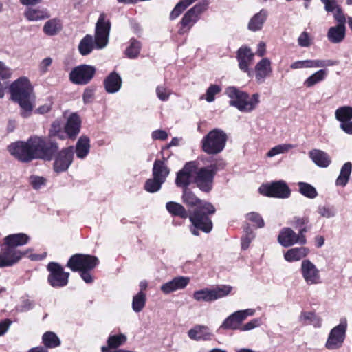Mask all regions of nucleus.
<instances>
[{"label": "nucleus", "mask_w": 352, "mask_h": 352, "mask_svg": "<svg viewBox=\"0 0 352 352\" xmlns=\"http://www.w3.org/2000/svg\"><path fill=\"white\" fill-rule=\"evenodd\" d=\"M10 154L19 162L30 163L35 160H54L53 170L61 173L68 170L74 161L72 146L60 150L55 139L43 135H32L26 141H17L8 146Z\"/></svg>", "instance_id": "f257e3e1"}, {"label": "nucleus", "mask_w": 352, "mask_h": 352, "mask_svg": "<svg viewBox=\"0 0 352 352\" xmlns=\"http://www.w3.org/2000/svg\"><path fill=\"white\" fill-rule=\"evenodd\" d=\"M182 201L187 206L194 208L189 217L191 223L190 230L192 234L198 236L200 231L210 233L213 228L211 216L216 212L213 204L199 199L189 188L182 190Z\"/></svg>", "instance_id": "f03ea898"}, {"label": "nucleus", "mask_w": 352, "mask_h": 352, "mask_svg": "<svg viewBox=\"0 0 352 352\" xmlns=\"http://www.w3.org/2000/svg\"><path fill=\"white\" fill-rule=\"evenodd\" d=\"M30 236L25 233L11 234L0 241V268L17 264L28 252L18 248L29 243Z\"/></svg>", "instance_id": "7ed1b4c3"}, {"label": "nucleus", "mask_w": 352, "mask_h": 352, "mask_svg": "<svg viewBox=\"0 0 352 352\" xmlns=\"http://www.w3.org/2000/svg\"><path fill=\"white\" fill-rule=\"evenodd\" d=\"M11 100L17 103L21 109V116L28 117L32 111L36 96L30 80L21 77L14 80L10 86Z\"/></svg>", "instance_id": "20e7f679"}, {"label": "nucleus", "mask_w": 352, "mask_h": 352, "mask_svg": "<svg viewBox=\"0 0 352 352\" xmlns=\"http://www.w3.org/2000/svg\"><path fill=\"white\" fill-rule=\"evenodd\" d=\"M100 263L98 258L94 255L74 254L68 259L66 267L72 272H78L81 278L86 283H92L94 277L91 271Z\"/></svg>", "instance_id": "39448f33"}, {"label": "nucleus", "mask_w": 352, "mask_h": 352, "mask_svg": "<svg viewBox=\"0 0 352 352\" xmlns=\"http://www.w3.org/2000/svg\"><path fill=\"white\" fill-rule=\"evenodd\" d=\"M226 94L230 98V105L236 107L242 112H251L260 102L259 94L255 93L251 96L245 91L236 87H228Z\"/></svg>", "instance_id": "423d86ee"}, {"label": "nucleus", "mask_w": 352, "mask_h": 352, "mask_svg": "<svg viewBox=\"0 0 352 352\" xmlns=\"http://www.w3.org/2000/svg\"><path fill=\"white\" fill-rule=\"evenodd\" d=\"M223 162H216L210 165L198 168L193 177V182L203 192H210L214 186V179L219 170L225 168Z\"/></svg>", "instance_id": "0eeeda50"}, {"label": "nucleus", "mask_w": 352, "mask_h": 352, "mask_svg": "<svg viewBox=\"0 0 352 352\" xmlns=\"http://www.w3.org/2000/svg\"><path fill=\"white\" fill-rule=\"evenodd\" d=\"M228 140L226 133L221 129H214L201 141V150L208 155H217L225 148Z\"/></svg>", "instance_id": "6e6552de"}, {"label": "nucleus", "mask_w": 352, "mask_h": 352, "mask_svg": "<svg viewBox=\"0 0 352 352\" xmlns=\"http://www.w3.org/2000/svg\"><path fill=\"white\" fill-rule=\"evenodd\" d=\"M47 283L54 288H62L67 285L70 274L58 262L51 261L46 266Z\"/></svg>", "instance_id": "1a4fd4ad"}, {"label": "nucleus", "mask_w": 352, "mask_h": 352, "mask_svg": "<svg viewBox=\"0 0 352 352\" xmlns=\"http://www.w3.org/2000/svg\"><path fill=\"white\" fill-rule=\"evenodd\" d=\"M111 23L104 12L100 14L95 28V44L96 49L104 48L108 43Z\"/></svg>", "instance_id": "9d476101"}, {"label": "nucleus", "mask_w": 352, "mask_h": 352, "mask_svg": "<svg viewBox=\"0 0 352 352\" xmlns=\"http://www.w3.org/2000/svg\"><path fill=\"white\" fill-rule=\"evenodd\" d=\"M261 195L279 199L288 198L291 190L287 183L283 180L263 184L258 188Z\"/></svg>", "instance_id": "9b49d317"}, {"label": "nucleus", "mask_w": 352, "mask_h": 352, "mask_svg": "<svg viewBox=\"0 0 352 352\" xmlns=\"http://www.w3.org/2000/svg\"><path fill=\"white\" fill-rule=\"evenodd\" d=\"M232 289L230 285H221L212 289L204 288L195 291L192 296L198 302H212L228 296Z\"/></svg>", "instance_id": "f8f14e48"}, {"label": "nucleus", "mask_w": 352, "mask_h": 352, "mask_svg": "<svg viewBox=\"0 0 352 352\" xmlns=\"http://www.w3.org/2000/svg\"><path fill=\"white\" fill-rule=\"evenodd\" d=\"M96 72L94 66L82 64L72 69L69 74V80L75 85H85L91 81Z\"/></svg>", "instance_id": "ddd939ff"}, {"label": "nucleus", "mask_w": 352, "mask_h": 352, "mask_svg": "<svg viewBox=\"0 0 352 352\" xmlns=\"http://www.w3.org/2000/svg\"><path fill=\"white\" fill-rule=\"evenodd\" d=\"M255 310L247 309L236 311L227 317L220 326V329L224 330H239L241 331L242 322L248 317L254 314Z\"/></svg>", "instance_id": "4468645a"}, {"label": "nucleus", "mask_w": 352, "mask_h": 352, "mask_svg": "<svg viewBox=\"0 0 352 352\" xmlns=\"http://www.w3.org/2000/svg\"><path fill=\"white\" fill-rule=\"evenodd\" d=\"M347 322L344 319L340 323L333 327L328 336L325 343V347L329 350H334L340 348L346 337Z\"/></svg>", "instance_id": "2eb2a0df"}, {"label": "nucleus", "mask_w": 352, "mask_h": 352, "mask_svg": "<svg viewBox=\"0 0 352 352\" xmlns=\"http://www.w3.org/2000/svg\"><path fill=\"white\" fill-rule=\"evenodd\" d=\"M277 241L284 248H289L296 243L304 245L307 242V237L302 236V232L296 233L289 227H285L280 230Z\"/></svg>", "instance_id": "dca6fc26"}, {"label": "nucleus", "mask_w": 352, "mask_h": 352, "mask_svg": "<svg viewBox=\"0 0 352 352\" xmlns=\"http://www.w3.org/2000/svg\"><path fill=\"white\" fill-rule=\"evenodd\" d=\"M197 168V162L195 161L186 163L182 169L177 173L175 184L177 187L182 188V190L188 188L191 182L192 173Z\"/></svg>", "instance_id": "f3484780"}, {"label": "nucleus", "mask_w": 352, "mask_h": 352, "mask_svg": "<svg viewBox=\"0 0 352 352\" xmlns=\"http://www.w3.org/2000/svg\"><path fill=\"white\" fill-rule=\"evenodd\" d=\"M254 54L247 46H242L237 50L236 58L239 62V67L241 71L252 76V72L249 69V65L252 61Z\"/></svg>", "instance_id": "a211bd4d"}, {"label": "nucleus", "mask_w": 352, "mask_h": 352, "mask_svg": "<svg viewBox=\"0 0 352 352\" xmlns=\"http://www.w3.org/2000/svg\"><path fill=\"white\" fill-rule=\"evenodd\" d=\"M301 272L308 284L312 285L320 283L319 270L309 260H304L302 262Z\"/></svg>", "instance_id": "6ab92c4d"}, {"label": "nucleus", "mask_w": 352, "mask_h": 352, "mask_svg": "<svg viewBox=\"0 0 352 352\" xmlns=\"http://www.w3.org/2000/svg\"><path fill=\"white\" fill-rule=\"evenodd\" d=\"M255 78L258 83H262L272 72V63L268 58H263L255 65Z\"/></svg>", "instance_id": "aec40b11"}, {"label": "nucleus", "mask_w": 352, "mask_h": 352, "mask_svg": "<svg viewBox=\"0 0 352 352\" xmlns=\"http://www.w3.org/2000/svg\"><path fill=\"white\" fill-rule=\"evenodd\" d=\"M81 120L76 113H72L64 126V131L68 138L74 140L80 133Z\"/></svg>", "instance_id": "412c9836"}, {"label": "nucleus", "mask_w": 352, "mask_h": 352, "mask_svg": "<svg viewBox=\"0 0 352 352\" xmlns=\"http://www.w3.org/2000/svg\"><path fill=\"white\" fill-rule=\"evenodd\" d=\"M199 17L197 16L190 9L184 14L178 25V34L184 35L188 33L193 25L198 21Z\"/></svg>", "instance_id": "4be33fe9"}, {"label": "nucleus", "mask_w": 352, "mask_h": 352, "mask_svg": "<svg viewBox=\"0 0 352 352\" xmlns=\"http://www.w3.org/2000/svg\"><path fill=\"white\" fill-rule=\"evenodd\" d=\"M103 84L107 93L114 94L120 89L122 78L118 73L113 71L104 78Z\"/></svg>", "instance_id": "5701e85b"}, {"label": "nucleus", "mask_w": 352, "mask_h": 352, "mask_svg": "<svg viewBox=\"0 0 352 352\" xmlns=\"http://www.w3.org/2000/svg\"><path fill=\"white\" fill-rule=\"evenodd\" d=\"M166 209L173 217L186 219L190 217V212L182 204L175 201L167 202L166 204Z\"/></svg>", "instance_id": "b1692460"}, {"label": "nucleus", "mask_w": 352, "mask_h": 352, "mask_svg": "<svg viewBox=\"0 0 352 352\" xmlns=\"http://www.w3.org/2000/svg\"><path fill=\"white\" fill-rule=\"evenodd\" d=\"M309 156L318 166L321 168H327L331 163L329 155L320 149H312L309 152Z\"/></svg>", "instance_id": "393cba45"}, {"label": "nucleus", "mask_w": 352, "mask_h": 352, "mask_svg": "<svg viewBox=\"0 0 352 352\" xmlns=\"http://www.w3.org/2000/svg\"><path fill=\"white\" fill-rule=\"evenodd\" d=\"M309 249L307 247H296L289 249L284 254V258L287 262H294L301 260L309 254Z\"/></svg>", "instance_id": "a878e982"}, {"label": "nucleus", "mask_w": 352, "mask_h": 352, "mask_svg": "<svg viewBox=\"0 0 352 352\" xmlns=\"http://www.w3.org/2000/svg\"><path fill=\"white\" fill-rule=\"evenodd\" d=\"M170 173V169L165 164L164 160H155L152 169L153 177L166 182V177Z\"/></svg>", "instance_id": "bb28decb"}, {"label": "nucleus", "mask_w": 352, "mask_h": 352, "mask_svg": "<svg viewBox=\"0 0 352 352\" xmlns=\"http://www.w3.org/2000/svg\"><path fill=\"white\" fill-rule=\"evenodd\" d=\"M126 341V337L122 333L109 336L107 339V345L101 347L102 352H108L110 349H116L124 344Z\"/></svg>", "instance_id": "cd10ccee"}, {"label": "nucleus", "mask_w": 352, "mask_h": 352, "mask_svg": "<svg viewBox=\"0 0 352 352\" xmlns=\"http://www.w3.org/2000/svg\"><path fill=\"white\" fill-rule=\"evenodd\" d=\"M96 47L95 38L91 34H86L80 41L78 51L82 56L89 54Z\"/></svg>", "instance_id": "c85d7f7f"}, {"label": "nucleus", "mask_w": 352, "mask_h": 352, "mask_svg": "<svg viewBox=\"0 0 352 352\" xmlns=\"http://www.w3.org/2000/svg\"><path fill=\"white\" fill-rule=\"evenodd\" d=\"M299 319L304 325L312 324L315 328L322 326V318L314 311H302Z\"/></svg>", "instance_id": "c756f323"}, {"label": "nucleus", "mask_w": 352, "mask_h": 352, "mask_svg": "<svg viewBox=\"0 0 352 352\" xmlns=\"http://www.w3.org/2000/svg\"><path fill=\"white\" fill-rule=\"evenodd\" d=\"M267 12L262 9L259 12L254 14L248 23V28L252 31L260 30L266 21Z\"/></svg>", "instance_id": "7c9ffc66"}, {"label": "nucleus", "mask_w": 352, "mask_h": 352, "mask_svg": "<svg viewBox=\"0 0 352 352\" xmlns=\"http://www.w3.org/2000/svg\"><path fill=\"white\" fill-rule=\"evenodd\" d=\"M63 29L60 19L53 18L48 20L43 28V32L47 36H55Z\"/></svg>", "instance_id": "2f4dec72"}, {"label": "nucleus", "mask_w": 352, "mask_h": 352, "mask_svg": "<svg viewBox=\"0 0 352 352\" xmlns=\"http://www.w3.org/2000/svg\"><path fill=\"white\" fill-rule=\"evenodd\" d=\"M206 330H208L207 327L197 325L188 331V335L190 339L195 340H210L212 334L209 332H206Z\"/></svg>", "instance_id": "473e14b6"}, {"label": "nucleus", "mask_w": 352, "mask_h": 352, "mask_svg": "<svg viewBox=\"0 0 352 352\" xmlns=\"http://www.w3.org/2000/svg\"><path fill=\"white\" fill-rule=\"evenodd\" d=\"M90 141L86 136H81L76 145V156L79 159L85 158L89 153Z\"/></svg>", "instance_id": "72a5a7b5"}, {"label": "nucleus", "mask_w": 352, "mask_h": 352, "mask_svg": "<svg viewBox=\"0 0 352 352\" xmlns=\"http://www.w3.org/2000/svg\"><path fill=\"white\" fill-rule=\"evenodd\" d=\"M25 17L28 21H39L48 19L50 15L47 10H40L28 8L24 12Z\"/></svg>", "instance_id": "f704fd0d"}, {"label": "nucleus", "mask_w": 352, "mask_h": 352, "mask_svg": "<svg viewBox=\"0 0 352 352\" xmlns=\"http://www.w3.org/2000/svg\"><path fill=\"white\" fill-rule=\"evenodd\" d=\"M141 49V42L135 38H131L129 41V46L124 51V54L130 59H135L138 57Z\"/></svg>", "instance_id": "c9c22d12"}, {"label": "nucleus", "mask_w": 352, "mask_h": 352, "mask_svg": "<svg viewBox=\"0 0 352 352\" xmlns=\"http://www.w3.org/2000/svg\"><path fill=\"white\" fill-rule=\"evenodd\" d=\"M345 27L342 25L331 27L327 33L329 40L333 43L342 41L345 37Z\"/></svg>", "instance_id": "e433bc0d"}, {"label": "nucleus", "mask_w": 352, "mask_h": 352, "mask_svg": "<svg viewBox=\"0 0 352 352\" xmlns=\"http://www.w3.org/2000/svg\"><path fill=\"white\" fill-rule=\"evenodd\" d=\"M352 171V164L350 162H346L342 166L339 176L338 177L336 184L340 186H345L349 182L350 175Z\"/></svg>", "instance_id": "4c0bfd02"}, {"label": "nucleus", "mask_w": 352, "mask_h": 352, "mask_svg": "<svg viewBox=\"0 0 352 352\" xmlns=\"http://www.w3.org/2000/svg\"><path fill=\"white\" fill-rule=\"evenodd\" d=\"M328 75L327 69H320L309 76L305 81L304 85L307 87H312L316 84L323 81Z\"/></svg>", "instance_id": "58836bf2"}, {"label": "nucleus", "mask_w": 352, "mask_h": 352, "mask_svg": "<svg viewBox=\"0 0 352 352\" xmlns=\"http://www.w3.org/2000/svg\"><path fill=\"white\" fill-rule=\"evenodd\" d=\"M309 223V219L308 217H294L291 221V225L296 230H298V233L302 232L303 236H306L305 234L309 230L310 227L308 226Z\"/></svg>", "instance_id": "ea45409f"}, {"label": "nucleus", "mask_w": 352, "mask_h": 352, "mask_svg": "<svg viewBox=\"0 0 352 352\" xmlns=\"http://www.w3.org/2000/svg\"><path fill=\"white\" fill-rule=\"evenodd\" d=\"M42 343L45 349H54L61 344L59 338L52 331H47L42 336Z\"/></svg>", "instance_id": "a19ab883"}, {"label": "nucleus", "mask_w": 352, "mask_h": 352, "mask_svg": "<svg viewBox=\"0 0 352 352\" xmlns=\"http://www.w3.org/2000/svg\"><path fill=\"white\" fill-rule=\"evenodd\" d=\"M335 115L341 124L349 122L352 119V107L349 106L340 107L336 111Z\"/></svg>", "instance_id": "79ce46f5"}, {"label": "nucleus", "mask_w": 352, "mask_h": 352, "mask_svg": "<svg viewBox=\"0 0 352 352\" xmlns=\"http://www.w3.org/2000/svg\"><path fill=\"white\" fill-rule=\"evenodd\" d=\"M194 2L192 0H182L176 4L169 15L170 21L176 19L188 7Z\"/></svg>", "instance_id": "37998d69"}, {"label": "nucleus", "mask_w": 352, "mask_h": 352, "mask_svg": "<svg viewBox=\"0 0 352 352\" xmlns=\"http://www.w3.org/2000/svg\"><path fill=\"white\" fill-rule=\"evenodd\" d=\"M146 297L144 292L140 291L133 298L132 308L134 311H141L146 305Z\"/></svg>", "instance_id": "c03bdc74"}, {"label": "nucleus", "mask_w": 352, "mask_h": 352, "mask_svg": "<svg viewBox=\"0 0 352 352\" xmlns=\"http://www.w3.org/2000/svg\"><path fill=\"white\" fill-rule=\"evenodd\" d=\"M164 183L163 180L153 177L148 179L144 184V188L146 191L154 193L161 189L162 185Z\"/></svg>", "instance_id": "a18cd8bd"}, {"label": "nucleus", "mask_w": 352, "mask_h": 352, "mask_svg": "<svg viewBox=\"0 0 352 352\" xmlns=\"http://www.w3.org/2000/svg\"><path fill=\"white\" fill-rule=\"evenodd\" d=\"M299 192L305 197L314 199L317 197L316 189L311 184L306 182L298 183Z\"/></svg>", "instance_id": "49530a36"}, {"label": "nucleus", "mask_w": 352, "mask_h": 352, "mask_svg": "<svg viewBox=\"0 0 352 352\" xmlns=\"http://www.w3.org/2000/svg\"><path fill=\"white\" fill-rule=\"evenodd\" d=\"M246 219L254 223V226L258 228H262L265 226V222L261 215L256 212H251L246 214Z\"/></svg>", "instance_id": "de8ad7c7"}, {"label": "nucleus", "mask_w": 352, "mask_h": 352, "mask_svg": "<svg viewBox=\"0 0 352 352\" xmlns=\"http://www.w3.org/2000/svg\"><path fill=\"white\" fill-rule=\"evenodd\" d=\"M292 148L293 145L292 144H279L270 149L267 153V155L269 157H272L276 155L286 153Z\"/></svg>", "instance_id": "09e8293b"}, {"label": "nucleus", "mask_w": 352, "mask_h": 352, "mask_svg": "<svg viewBox=\"0 0 352 352\" xmlns=\"http://www.w3.org/2000/svg\"><path fill=\"white\" fill-rule=\"evenodd\" d=\"M221 91V87L217 85H210L206 93V100L208 102H212L215 99V95Z\"/></svg>", "instance_id": "8fccbe9b"}, {"label": "nucleus", "mask_w": 352, "mask_h": 352, "mask_svg": "<svg viewBox=\"0 0 352 352\" xmlns=\"http://www.w3.org/2000/svg\"><path fill=\"white\" fill-rule=\"evenodd\" d=\"M209 4L210 2L208 0H201L190 10L197 15V16L199 17L203 12L208 10Z\"/></svg>", "instance_id": "3c124183"}, {"label": "nucleus", "mask_w": 352, "mask_h": 352, "mask_svg": "<svg viewBox=\"0 0 352 352\" xmlns=\"http://www.w3.org/2000/svg\"><path fill=\"white\" fill-rule=\"evenodd\" d=\"M176 290L185 288L190 282V278L186 276H177L171 280Z\"/></svg>", "instance_id": "603ef678"}, {"label": "nucleus", "mask_w": 352, "mask_h": 352, "mask_svg": "<svg viewBox=\"0 0 352 352\" xmlns=\"http://www.w3.org/2000/svg\"><path fill=\"white\" fill-rule=\"evenodd\" d=\"M156 94L162 101H167L171 94V91L164 85H158L156 88Z\"/></svg>", "instance_id": "864d4df0"}, {"label": "nucleus", "mask_w": 352, "mask_h": 352, "mask_svg": "<svg viewBox=\"0 0 352 352\" xmlns=\"http://www.w3.org/2000/svg\"><path fill=\"white\" fill-rule=\"evenodd\" d=\"M96 88L94 87H88L85 88L82 94V100L85 104H89L93 102Z\"/></svg>", "instance_id": "5fc2aeb1"}, {"label": "nucleus", "mask_w": 352, "mask_h": 352, "mask_svg": "<svg viewBox=\"0 0 352 352\" xmlns=\"http://www.w3.org/2000/svg\"><path fill=\"white\" fill-rule=\"evenodd\" d=\"M30 182L34 189H39L46 183V179L43 177L32 175L30 177Z\"/></svg>", "instance_id": "6e6d98bb"}, {"label": "nucleus", "mask_w": 352, "mask_h": 352, "mask_svg": "<svg viewBox=\"0 0 352 352\" xmlns=\"http://www.w3.org/2000/svg\"><path fill=\"white\" fill-rule=\"evenodd\" d=\"M60 131L61 125L60 122L58 121H55L51 125V128L49 131V135L47 137H50L52 139H54V137H58L60 139H63V138L59 134Z\"/></svg>", "instance_id": "4d7b16f0"}, {"label": "nucleus", "mask_w": 352, "mask_h": 352, "mask_svg": "<svg viewBox=\"0 0 352 352\" xmlns=\"http://www.w3.org/2000/svg\"><path fill=\"white\" fill-rule=\"evenodd\" d=\"M245 232L248 234L245 238L242 239L241 241V248L243 250L248 248L252 239L254 238V234L249 226L246 228Z\"/></svg>", "instance_id": "13d9d810"}, {"label": "nucleus", "mask_w": 352, "mask_h": 352, "mask_svg": "<svg viewBox=\"0 0 352 352\" xmlns=\"http://www.w3.org/2000/svg\"><path fill=\"white\" fill-rule=\"evenodd\" d=\"M260 325L261 320L259 318H254L248 323L242 324L241 331H250L254 329L255 327H259Z\"/></svg>", "instance_id": "bf43d9fd"}, {"label": "nucleus", "mask_w": 352, "mask_h": 352, "mask_svg": "<svg viewBox=\"0 0 352 352\" xmlns=\"http://www.w3.org/2000/svg\"><path fill=\"white\" fill-rule=\"evenodd\" d=\"M298 45L301 47H309L311 45L310 38L307 32H302L298 38Z\"/></svg>", "instance_id": "052dcab7"}, {"label": "nucleus", "mask_w": 352, "mask_h": 352, "mask_svg": "<svg viewBox=\"0 0 352 352\" xmlns=\"http://www.w3.org/2000/svg\"><path fill=\"white\" fill-rule=\"evenodd\" d=\"M12 72L10 68L6 66V65L0 61V79L6 80L11 77Z\"/></svg>", "instance_id": "680f3d73"}, {"label": "nucleus", "mask_w": 352, "mask_h": 352, "mask_svg": "<svg viewBox=\"0 0 352 352\" xmlns=\"http://www.w3.org/2000/svg\"><path fill=\"white\" fill-rule=\"evenodd\" d=\"M335 20L338 22L337 25L345 27L346 17L340 7L337 8L336 12L334 14Z\"/></svg>", "instance_id": "e2e57ef3"}, {"label": "nucleus", "mask_w": 352, "mask_h": 352, "mask_svg": "<svg viewBox=\"0 0 352 352\" xmlns=\"http://www.w3.org/2000/svg\"><path fill=\"white\" fill-rule=\"evenodd\" d=\"M318 213L323 217L329 218L334 216V211L328 206H321L318 208Z\"/></svg>", "instance_id": "0e129e2a"}, {"label": "nucleus", "mask_w": 352, "mask_h": 352, "mask_svg": "<svg viewBox=\"0 0 352 352\" xmlns=\"http://www.w3.org/2000/svg\"><path fill=\"white\" fill-rule=\"evenodd\" d=\"M160 289L165 294H168L175 291H177L174 287V285L173 284L172 280L162 284L161 285Z\"/></svg>", "instance_id": "69168bd1"}, {"label": "nucleus", "mask_w": 352, "mask_h": 352, "mask_svg": "<svg viewBox=\"0 0 352 352\" xmlns=\"http://www.w3.org/2000/svg\"><path fill=\"white\" fill-rule=\"evenodd\" d=\"M152 138L154 140H166L168 133L164 130H156L152 133Z\"/></svg>", "instance_id": "338daca9"}, {"label": "nucleus", "mask_w": 352, "mask_h": 352, "mask_svg": "<svg viewBox=\"0 0 352 352\" xmlns=\"http://www.w3.org/2000/svg\"><path fill=\"white\" fill-rule=\"evenodd\" d=\"M12 321L7 318L0 322V336L3 335L8 329Z\"/></svg>", "instance_id": "774afa93"}]
</instances>
